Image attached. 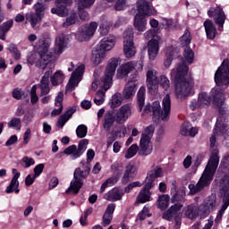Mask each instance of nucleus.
Listing matches in <instances>:
<instances>
[{"mask_svg": "<svg viewBox=\"0 0 229 229\" xmlns=\"http://www.w3.org/2000/svg\"><path fill=\"white\" fill-rule=\"evenodd\" d=\"M226 99V93L225 90L215 87L211 89V97L207 92H200L198 99H194L190 104L191 110H198L199 108H205L213 103L214 106L218 109L219 114L216 119V127L213 131V136L210 138V148L216 146V139L223 137V139H229L228 128V106L225 104Z\"/></svg>", "mask_w": 229, "mask_h": 229, "instance_id": "nucleus-1", "label": "nucleus"}, {"mask_svg": "<svg viewBox=\"0 0 229 229\" xmlns=\"http://www.w3.org/2000/svg\"><path fill=\"white\" fill-rule=\"evenodd\" d=\"M171 78L175 81V96L178 99L189 98L194 87V81L189 75V66L182 63L171 72Z\"/></svg>", "mask_w": 229, "mask_h": 229, "instance_id": "nucleus-2", "label": "nucleus"}, {"mask_svg": "<svg viewBox=\"0 0 229 229\" xmlns=\"http://www.w3.org/2000/svg\"><path fill=\"white\" fill-rule=\"evenodd\" d=\"M210 149L211 156L199 182L196 185L189 184L188 186L190 194H198V192L203 191L205 187H208L214 180L216 171H217V167L219 166V150H217L216 145L213 148L210 147Z\"/></svg>", "mask_w": 229, "mask_h": 229, "instance_id": "nucleus-3", "label": "nucleus"}, {"mask_svg": "<svg viewBox=\"0 0 229 229\" xmlns=\"http://www.w3.org/2000/svg\"><path fill=\"white\" fill-rule=\"evenodd\" d=\"M51 46V39L49 38L44 39L41 38L38 39V43L36 46L38 47V53H30L27 57V62L30 65H36L40 69H55V63L51 60L53 54L49 53V47Z\"/></svg>", "mask_w": 229, "mask_h": 229, "instance_id": "nucleus-4", "label": "nucleus"}, {"mask_svg": "<svg viewBox=\"0 0 229 229\" xmlns=\"http://www.w3.org/2000/svg\"><path fill=\"white\" fill-rule=\"evenodd\" d=\"M163 108V110H162ZM169 114H171V96L166 94L163 98L162 106L159 101H155L152 104H148L143 109L141 115L147 117L148 115L153 116L155 122L157 121H167L169 119Z\"/></svg>", "mask_w": 229, "mask_h": 229, "instance_id": "nucleus-5", "label": "nucleus"}, {"mask_svg": "<svg viewBox=\"0 0 229 229\" xmlns=\"http://www.w3.org/2000/svg\"><path fill=\"white\" fill-rule=\"evenodd\" d=\"M117 65H119V59L117 58H112L108 61L105 75L102 77L101 82L99 83L101 89L97 91L94 98V103L98 106L105 103V93L112 87V78H114V74H115Z\"/></svg>", "mask_w": 229, "mask_h": 229, "instance_id": "nucleus-6", "label": "nucleus"}, {"mask_svg": "<svg viewBox=\"0 0 229 229\" xmlns=\"http://www.w3.org/2000/svg\"><path fill=\"white\" fill-rule=\"evenodd\" d=\"M151 0H138L137 11L138 13L134 17L133 26L139 33H144L148 29V20L146 17L157 15V10L149 3Z\"/></svg>", "mask_w": 229, "mask_h": 229, "instance_id": "nucleus-7", "label": "nucleus"}, {"mask_svg": "<svg viewBox=\"0 0 229 229\" xmlns=\"http://www.w3.org/2000/svg\"><path fill=\"white\" fill-rule=\"evenodd\" d=\"M87 158V167L85 170H81V168H76L73 174V180L71 182L70 187L66 190L67 194L69 192H72L73 194H78L80 192V189L83 187V180L89 176L90 173V162L94 160V157H96V152L94 149L89 148L86 153Z\"/></svg>", "mask_w": 229, "mask_h": 229, "instance_id": "nucleus-8", "label": "nucleus"}, {"mask_svg": "<svg viewBox=\"0 0 229 229\" xmlns=\"http://www.w3.org/2000/svg\"><path fill=\"white\" fill-rule=\"evenodd\" d=\"M216 182L218 184L221 196L224 197V204L216 218V221H219L221 217H223L225 210H226V208H228L229 207V175L224 174L221 177L219 175H216Z\"/></svg>", "mask_w": 229, "mask_h": 229, "instance_id": "nucleus-9", "label": "nucleus"}, {"mask_svg": "<svg viewBox=\"0 0 229 229\" xmlns=\"http://www.w3.org/2000/svg\"><path fill=\"white\" fill-rule=\"evenodd\" d=\"M154 133L155 126L153 125L146 127L142 132L139 149V155H141V157H148V155L153 153V143L151 142V139L153 138Z\"/></svg>", "mask_w": 229, "mask_h": 229, "instance_id": "nucleus-10", "label": "nucleus"}, {"mask_svg": "<svg viewBox=\"0 0 229 229\" xmlns=\"http://www.w3.org/2000/svg\"><path fill=\"white\" fill-rule=\"evenodd\" d=\"M33 8L36 13H29L25 17L27 22H30L31 28H33V30H37L38 24H40V21H42V17H44L46 6L42 3L38 2L34 4Z\"/></svg>", "mask_w": 229, "mask_h": 229, "instance_id": "nucleus-11", "label": "nucleus"}, {"mask_svg": "<svg viewBox=\"0 0 229 229\" xmlns=\"http://www.w3.org/2000/svg\"><path fill=\"white\" fill-rule=\"evenodd\" d=\"M229 61L225 59L223 61L221 66L216 70L215 73V82L218 89H221V85H229Z\"/></svg>", "mask_w": 229, "mask_h": 229, "instance_id": "nucleus-12", "label": "nucleus"}, {"mask_svg": "<svg viewBox=\"0 0 229 229\" xmlns=\"http://www.w3.org/2000/svg\"><path fill=\"white\" fill-rule=\"evenodd\" d=\"M123 53L125 58H133L137 53L133 44V29H128L123 33Z\"/></svg>", "mask_w": 229, "mask_h": 229, "instance_id": "nucleus-13", "label": "nucleus"}, {"mask_svg": "<svg viewBox=\"0 0 229 229\" xmlns=\"http://www.w3.org/2000/svg\"><path fill=\"white\" fill-rule=\"evenodd\" d=\"M97 30L98 23L96 21L86 24L79 29L76 34V38L80 42H85V40H89V38L94 36V33H96Z\"/></svg>", "mask_w": 229, "mask_h": 229, "instance_id": "nucleus-14", "label": "nucleus"}, {"mask_svg": "<svg viewBox=\"0 0 229 229\" xmlns=\"http://www.w3.org/2000/svg\"><path fill=\"white\" fill-rule=\"evenodd\" d=\"M133 114V105L127 103L119 107L115 113V123L117 124H124L131 117Z\"/></svg>", "mask_w": 229, "mask_h": 229, "instance_id": "nucleus-15", "label": "nucleus"}, {"mask_svg": "<svg viewBox=\"0 0 229 229\" xmlns=\"http://www.w3.org/2000/svg\"><path fill=\"white\" fill-rule=\"evenodd\" d=\"M137 68V71H142V67H144V64L142 61L135 62H127L125 64H123L118 69H117V77L118 78H126L133 69Z\"/></svg>", "mask_w": 229, "mask_h": 229, "instance_id": "nucleus-16", "label": "nucleus"}, {"mask_svg": "<svg viewBox=\"0 0 229 229\" xmlns=\"http://www.w3.org/2000/svg\"><path fill=\"white\" fill-rule=\"evenodd\" d=\"M85 72V65L79 64L76 70L72 73L70 81L66 85V90H74L78 87L79 83L81 81L83 77V72Z\"/></svg>", "mask_w": 229, "mask_h": 229, "instance_id": "nucleus-17", "label": "nucleus"}, {"mask_svg": "<svg viewBox=\"0 0 229 229\" xmlns=\"http://www.w3.org/2000/svg\"><path fill=\"white\" fill-rule=\"evenodd\" d=\"M183 206L180 203L174 204L171 206L164 214H163V219H165L166 221H174L178 224V219L182 217V212Z\"/></svg>", "mask_w": 229, "mask_h": 229, "instance_id": "nucleus-18", "label": "nucleus"}, {"mask_svg": "<svg viewBox=\"0 0 229 229\" xmlns=\"http://www.w3.org/2000/svg\"><path fill=\"white\" fill-rule=\"evenodd\" d=\"M160 42L162 38L160 36H155L153 39H150L148 43V55L149 60H156L160 51Z\"/></svg>", "mask_w": 229, "mask_h": 229, "instance_id": "nucleus-19", "label": "nucleus"}, {"mask_svg": "<svg viewBox=\"0 0 229 229\" xmlns=\"http://www.w3.org/2000/svg\"><path fill=\"white\" fill-rule=\"evenodd\" d=\"M157 74H158V72L153 69L147 72V87L150 94L158 92V78L157 77Z\"/></svg>", "mask_w": 229, "mask_h": 229, "instance_id": "nucleus-20", "label": "nucleus"}, {"mask_svg": "<svg viewBox=\"0 0 229 229\" xmlns=\"http://www.w3.org/2000/svg\"><path fill=\"white\" fill-rule=\"evenodd\" d=\"M208 15L209 17H213L216 24H217L218 27L223 28L226 16H225V12H223L221 7L210 8V10L208 12Z\"/></svg>", "mask_w": 229, "mask_h": 229, "instance_id": "nucleus-21", "label": "nucleus"}, {"mask_svg": "<svg viewBox=\"0 0 229 229\" xmlns=\"http://www.w3.org/2000/svg\"><path fill=\"white\" fill-rule=\"evenodd\" d=\"M13 178L10 182V184L6 187L5 192L6 194H12V192H15V194H19L21 190H19V178H21V173L17 172V169H13Z\"/></svg>", "mask_w": 229, "mask_h": 229, "instance_id": "nucleus-22", "label": "nucleus"}, {"mask_svg": "<svg viewBox=\"0 0 229 229\" xmlns=\"http://www.w3.org/2000/svg\"><path fill=\"white\" fill-rule=\"evenodd\" d=\"M54 70L55 69H49L42 77L39 83L40 96H47V94L51 92V89L49 88V78H51Z\"/></svg>", "mask_w": 229, "mask_h": 229, "instance_id": "nucleus-23", "label": "nucleus"}, {"mask_svg": "<svg viewBox=\"0 0 229 229\" xmlns=\"http://www.w3.org/2000/svg\"><path fill=\"white\" fill-rule=\"evenodd\" d=\"M106 58V52L99 47H95L91 54V62L93 65H100Z\"/></svg>", "mask_w": 229, "mask_h": 229, "instance_id": "nucleus-24", "label": "nucleus"}, {"mask_svg": "<svg viewBox=\"0 0 229 229\" xmlns=\"http://www.w3.org/2000/svg\"><path fill=\"white\" fill-rule=\"evenodd\" d=\"M162 174L163 171L160 167H157L153 171L148 172L145 179V183H147V187L148 189H152V187H155V180H157V178H161Z\"/></svg>", "mask_w": 229, "mask_h": 229, "instance_id": "nucleus-25", "label": "nucleus"}, {"mask_svg": "<svg viewBox=\"0 0 229 229\" xmlns=\"http://www.w3.org/2000/svg\"><path fill=\"white\" fill-rule=\"evenodd\" d=\"M135 92H137V81H129L123 89V98L124 99H131L135 96Z\"/></svg>", "mask_w": 229, "mask_h": 229, "instance_id": "nucleus-26", "label": "nucleus"}, {"mask_svg": "<svg viewBox=\"0 0 229 229\" xmlns=\"http://www.w3.org/2000/svg\"><path fill=\"white\" fill-rule=\"evenodd\" d=\"M67 47V37L64 34H60L55 38V46L54 54L60 56L64 53V49Z\"/></svg>", "mask_w": 229, "mask_h": 229, "instance_id": "nucleus-27", "label": "nucleus"}, {"mask_svg": "<svg viewBox=\"0 0 229 229\" xmlns=\"http://www.w3.org/2000/svg\"><path fill=\"white\" fill-rule=\"evenodd\" d=\"M124 196V191L119 188H113L104 195V199L107 201H121Z\"/></svg>", "mask_w": 229, "mask_h": 229, "instance_id": "nucleus-28", "label": "nucleus"}, {"mask_svg": "<svg viewBox=\"0 0 229 229\" xmlns=\"http://www.w3.org/2000/svg\"><path fill=\"white\" fill-rule=\"evenodd\" d=\"M216 195H211L208 199H205L202 206H200L199 210L203 212V214H210L214 208H216Z\"/></svg>", "mask_w": 229, "mask_h": 229, "instance_id": "nucleus-29", "label": "nucleus"}, {"mask_svg": "<svg viewBox=\"0 0 229 229\" xmlns=\"http://www.w3.org/2000/svg\"><path fill=\"white\" fill-rule=\"evenodd\" d=\"M115 123V114L112 111H106L104 114V118L102 121V126L106 131H110L114 123Z\"/></svg>", "mask_w": 229, "mask_h": 229, "instance_id": "nucleus-30", "label": "nucleus"}, {"mask_svg": "<svg viewBox=\"0 0 229 229\" xmlns=\"http://www.w3.org/2000/svg\"><path fill=\"white\" fill-rule=\"evenodd\" d=\"M114 46H115V37L108 36L106 38H104L99 42V45L97 47H100V49H102L105 53H106V51H112Z\"/></svg>", "mask_w": 229, "mask_h": 229, "instance_id": "nucleus-31", "label": "nucleus"}, {"mask_svg": "<svg viewBox=\"0 0 229 229\" xmlns=\"http://www.w3.org/2000/svg\"><path fill=\"white\" fill-rule=\"evenodd\" d=\"M137 173V168L135 165L129 164L125 167V172L122 178V183L126 184L130 180L135 178V174Z\"/></svg>", "mask_w": 229, "mask_h": 229, "instance_id": "nucleus-32", "label": "nucleus"}, {"mask_svg": "<svg viewBox=\"0 0 229 229\" xmlns=\"http://www.w3.org/2000/svg\"><path fill=\"white\" fill-rule=\"evenodd\" d=\"M204 28L208 38H209V40H214V38H216V36L217 35V30H216L214 22H212V21L210 20H207L204 22Z\"/></svg>", "mask_w": 229, "mask_h": 229, "instance_id": "nucleus-33", "label": "nucleus"}, {"mask_svg": "<svg viewBox=\"0 0 229 229\" xmlns=\"http://www.w3.org/2000/svg\"><path fill=\"white\" fill-rule=\"evenodd\" d=\"M147 185L148 182H145L144 188L140 191L137 197L136 203H146L151 199V192L149 191L151 188L147 187Z\"/></svg>", "mask_w": 229, "mask_h": 229, "instance_id": "nucleus-34", "label": "nucleus"}, {"mask_svg": "<svg viewBox=\"0 0 229 229\" xmlns=\"http://www.w3.org/2000/svg\"><path fill=\"white\" fill-rule=\"evenodd\" d=\"M181 133L182 135H186L189 137H196V135L198 134V128L192 127V125H191V123L186 122L182 124L181 128Z\"/></svg>", "mask_w": 229, "mask_h": 229, "instance_id": "nucleus-35", "label": "nucleus"}, {"mask_svg": "<svg viewBox=\"0 0 229 229\" xmlns=\"http://www.w3.org/2000/svg\"><path fill=\"white\" fill-rule=\"evenodd\" d=\"M64 101V92H59L55 97V108L52 111V115H60L64 110L62 102Z\"/></svg>", "mask_w": 229, "mask_h": 229, "instance_id": "nucleus-36", "label": "nucleus"}, {"mask_svg": "<svg viewBox=\"0 0 229 229\" xmlns=\"http://www.w3.org/2000/svg\"><path fill=\"white\" fill-rule=\"evenodd\" d=\"M185 217L188 219H196L198 217V207L194 205H189L182 210Z\"/></svg>", "mask_w": 229, "mask_h": 229, "instance_id": "nucleus-37", "label": "nucleus"}, {"mask_svg": "<svg viewBox=\"0 0 229 229\" xmlns=\"http://www.w3.org/2000/svg\"><path fill=\"white\" fill-rule=\"evenodd\" d=\"M64 155H68V157H71L72 160H77V158H80V157H81V154L80 153V150L78 149V147L76 145H71L66 148L64 149Z\"/></svg>", "mask_w": 229, "mask_h": 229, "instance_id": "nucleus-38", "label": "nucleus"}, {"mask_svg": "<svg viewBox=\"0 0 229 229\" xmlns=\"http://www.w3.org/2000/svg\"><path fill=\"white\" fill-rule=\"evenodd\" d=\"M175 53L176 51L173 47H169L165 49V58L164 61V66L165 67V69H169V67H171L173 57L174 56Z\"/></svg>", "mask_w": 229, "mask_h": 229, "instance_id": "nucleus-39", "label": "nucleus"}, {"mask_svg": "<svg viewBox=\"0 0 229 229\" xmlns=\"http://www.w3.org/2000/svg\"><path fill=\"white\" fill-rule=\"evenodd\" d=\"M74 112H76V108L72 107L68 111H66L64 114L61 115L57 122L58 126H60L61 128H64V126L65 125V123H67L69 119L72 117V114H74Z\"/></svg>", "mask_w": 229, "mask_h": 229, "instance_id": "nucleus-40", "label": "nucleus"}, {"mask_svg": "<svg viewBox=\"0 0 229 229\" xmlns=\"http://www.w3.org/2000/svg\"><path fill=\"white\" fill-rule=\"evenodd\" d=\"M65 76L62 71L55 72L53 76L50 78L51 84L53 87H58L61 83H64Z\"/></svg>", "mask_w": 229, "mask_h": 229, "instance_id": "nucleus-41", "label": "nucleus"}, {"mask_svg": "<svg viewBox=\"0 0 229 229\" xmlns=\"http://www.w3.org/2000/svg\"><path fill=\"white\" fill-rule=\"evenodd\" d=\"M169 195H160L157 199V208H160V210H165V208L169 207Z\"/></svg>", "mask_w": 229, "mask_h": 229, "instance_id": "nucleus-42", "label": "nucleus"}, {"mask_svg": "<svg viewBox=\"0 0 229 229\" xmlns=\"http://www.w3.org/2000/svg\"><path fill=\"white\" fill-rule=\"evenodd\" d=\"M160 24L167 31H172V30H174V28H176L175 21H173V19H169V18H164V17L161 18Z\"/></svg>", "mask_w": 229, "mask_h": 229, "instance_id": "nucleus-43", "label": "nucleus"}, {"mask_svg": "<svg viewBox=\"0 0 229 229\" xmlns=\"http://www.w3.org/2000/svg\"><path fill=\"white\" fill-rule=\"evenodd\" d=\"M123 98L124 97H123V95L121 93H115L114 95H113L111 101H110L111 108H117V107L121 106V105L123 104Z\"/></svg>", "mask_w": 229, "mask_h": 229, "instance_id": "nucleus-44", "label": "nucleus"}, {"mask_svg": "<svg viewBox=\"0 0 229 229\" xmlns=\"http://www.w3.org/2000/svg\"><path fill=\"white\" fill-rule=\"evenodd\" d=\"M78 22V13L76 12L71 13L66 21L63 23V28H69V26H72V24H76Z\"/></svg>", "mask_w": 229, "mask_h": 229, "instance_id": "nucleus-45", "label": "nucleus"}, {"mask_svg": "<svg viewBox=\"0 0 229 229\" xmlns=\"http://www.w3.org/2000/svg\"><path fill=\"white\" fill-rule=\"evenodd\" d=\"M7 127L12 130H16V131H21L22 128V123L21 118L13 117L7 123Z\"/></svg>", "mask_w": 229, "mask_h": 229, "instance_id": "nucleus-46", "label": "nucleus"}, {"mask_svg": "<svg viewBox=\"0 0 229 229\" xmlns=\"http://www.w3.org/2000/svg\"><path fill=\"white\" fill-rule=\"evenodd\" d=\"M146 99V88L141 87L138 91V105L140 112H142V106H144V101Z\"/></svg>", "mask_w": 229, "mask_h": 229, "instance_id": "nucleus-47", "label": "nucleus"}, {"mask_svg": "<svg viewBox=\"0 0 229 229\" xmlns=\"http://www.w3.org/2000/svg\"><path fill=\"white\" fill-rule=\"evenodd\" d=\"M137 151H139V146L137 144H132L125 152L124 158L129 160L130 158H133L137 155Z\"/></svg>", "mask_w": 229, "mask_h": 229, "instance_id": "nucleus-48", "label": "nucleus"}, {"mask_svg": "<svg viewBox=\"0 0 229 229\" xmlns=\"http://www.w3.org/2000/svg\"><path fill=\"white\" fill-rule=\"evenodd\" d=\"M158 85H160L164 90H167L171 85V82L165 75H161L157 78V86Z\"/></svg>", "mask_w": 229, "mask_h": 229, "instance_id": "nucleus-49", "label": "nucleus"}, {"mask_svg": "<svg viewBox=\"0 0 229 229\" xmlns=\"http://www.w3.org/2000/svg\"><path fill=\"white\" fill-rule=\"evenodd\" d=\"M107 3H114V10L121 12L126 8V1L128 0H106Z\"/></svg>", "mask_w": 229, "mask_h": 229, "instance_id": "nucleus-50", "label": "nucleus"}, {"mask_svg": "<svg viewBox=\"0 0 229 229\" xmlns=\"http://www.w3.org/2000/svg\"><path fill=\"white\" fill-rule=\"evenodd\" d=\"M183 56L188 64H192V62H194V52L192 51V49H191V47H185Z\"/></svg>", "mask_w": 229, "mask_h": 229, "instance_id": "nucleus-51", "label": "nucleus"}, {"mask_svg": "<svg viewBox=\"0 0 229 229\" xmlns=\"http://www.w3.org/2000/svg\"><path fill=\"white\" fill-rule=\"evenodd\" d=\"M191 32L186 30L184 34L180 38V44L182 46V47H185V46H189V44H191Z\"/></svg>", "mask_w": 229, "mask_h": 229, "instance_id": "nucleus-52", "label": "nucleus"}, {"mask_svg": "<svg viewBox=\"0 0 229 229\" xmlns=\"http://www.w3.org/2000/svg\"><path fill=\"white\" fill-rule=\"evenodd\" d=\"M117 183V178L116 177H110L107 179L100 188V193L103 194L105 192V190L108 187H112V185H115Z\"/></svg>", "mask_w": 229, "mask_h": 229, "instance_id": "nucleus-53", "label": "nucleus"}, {"mask_svg": "<svg viewBox=\"0 0 229 229\" xmlns=\"http://www.w3.org/2000/svg\"><path fill=\"white\" fill-rule=\"evenodd\" d=\"M37 89H38V86L35 84L30 89V96L31 105H37V103H38V95H37Z\"/></svg>", "mask_w": 229, "mask_h": 229, "instance_id": "nucleus-54", "label": "nucleus"}, {"mask_svg": "<svg viewBox=\"0 0 229 229\" xmlns=\"http://www.w3.org/2000/svg\"><path fill=\"white\" fill-rule=\"evenodd\" d=\"M21 165L24 167V169H29V167H31V165H35V159H33V157L24 156L21 158Z\"/></svg>", "mask_w": 229, "mask_h": 229, "instance_id": "nucleus-55", "label": "nucleus"}, {"mask_svg": "<svg viewBox=\"0 0 229 229\" xmlns=\"http://www.w3.org/2000/svg\"><path fill=\"white\" fill-rule=\"evenodd\" d=\"M88 129L85 124H81L76 129L77 137L79 139H85L87 137Z\"/></svg>", "mask_w": 229, "mask_h": 229, "instance_id": "nucleus-56", "label": "nucleus"}, {"mask_svg": "<svg viewBox=\"0 0 229 229\" xmlns=\"http://www.w3.org/2000/svg\"><path fill=\"white\" fill-rule=\"evenodd\" d=\"M110 30V22H108L107 21H104L101 22L98 31L100 33V35H108V31Z\"/></svg>", "mask_w": 229, "mask_h": 229, "instance_id": "nucleus-57", "label": "nucleus"}, {"mask_svg": "<svg viewBox=\"0 0 229 229\" xmlns=\"http://www.w3.org/2000/svg\"><path fill=\"white\" fill-rule=\"evenodd\" d=\"M8 50L12 53L14 60H19V58H21V52L17 49V47H15L14 44H10Z\"/></svg>", "mask_w": 229, "mask_h": 229, "instance_id": "nucleus-58", "label": "nucleus"}, {"mask_svg": "<svg viewBox=\"0 0 229 229\" xmlns=\"http://www.w3.org/2000/svg\"><path fill=\"white\" fill-rule=\"evenodd\" d=\"M88 146H89V140L87 139L81 140L79 142L77 149L79 150L81 155H83L85 151H87Z\"/></svg>", "mask_w": 229, "mask_h": 229, "instance_id": "nucleus-59", "label": "nucleus"}, {"mask_svg": "<svg viewBox=\"0 0 229 229\" xmlns=\"http://www.w3.org/2000/svg\"><path fill=\"white\" fill-rule=\"evenodd\" d=\"M126 133H128V129H126V126L122 125L114 131V136L118 137V139H123L126 137Z\"/></svg>", "mask_w": 229, "mask_h": 229, "instance_id": "nucleus-60", "label": "nucleus"}, {"mask_svg": "<svg viewBox=\"0 0 229 229\" xmlns=\"http://www.w3.org/2000/svg\"><path fill=\"white\" fill-rule=\"evenodd\" d=\"M99 70H96L94 72V81L91 84L92 90H97L98 87H99V83H101V80L99 81Z\"/></svg>", "mask_w": 229, "mask_h": 229, "instance_id": "nucleus-61", "label": "nucleus"}, {"mask_svg": "<svg viewBox=\"0 0 229 229\" xmlns=\"http://www.w3.org/2000/svg\"><path fill=\"white\" fill-rule=\"evenodd\" d=\"M138 217L140 219V221H144L146 217H151V214H149V207L145 206L142 211L139 214Z\"/></svg>", "mask_w": 229, "mask_h": 229, "instance_id": "nucleus-62", "label": "nucleus"}, {"mask_svg": "<svg viewBox=\"0 0 229 229\" xmlns=\"http://www.w3.org/2000/svg\"><path fill=\"white\" fill-rule=\"evenodd\" d=\"M31 140V129L28 128L26 129L24 134H23V141L22 144L26 146Z\"/></svg>", "mask_w": 229, "mask_h": 229, "instance_id": "nucleus-63", "label": "nucleus"}, {"mask_svg": "<svg viewBox=\"0 0 229 229\" xmlns=\"http://www.w3.org/2000/svg\"><path fill=\"white\" fill-rule=\"evenodd\" d=\"M44 171V164H38L34 168V175L35 177L38 178L40 174H42V172Z\"/></svg>", "mask_w": 229, "mask_h": 229, "instance_id": "nucleus-64", "label": "nucleus"}]
</instances>
